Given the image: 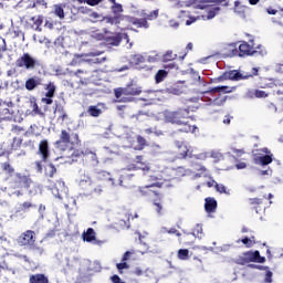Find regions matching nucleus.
Returning a JSON list of instances; mask_svg holds the SVG:
<instances>
[{
	"instance_id": "obj_38",
	"label": "nucleus",
	"mask_w": 283,
	"mask_h": 283,
	"mask_svg": "<svg viewBox=\"0 0 283 283\" xmlns=\"http://www.w3.org/2000/svg\"><path fill=\"white\" fill-rule=\"evenodd\" d=\"M273 23H276V25H282L283 28V8H281L276 15L272 18Z\"/></svg>"
},
{
	"instance_id": "obj_20",
	"label": "nucleus",
	"mask_w": 283,
	"mask_h": 283,
	"mask_svg": "<svg viewBox=\"0 0 283 283\" xmlns=\"http://www.w3.org/2000/svg\"><path fill=\"white\" fill-rule=\"evenodd\" d=\"M125 96H140L143 94V90L137 85L130 83L126 87H124Z\"/></svg>"
},
{
	"instance_id": "obj_34",
	"label": "nucleus",
	"mask_w": 283,
	"mask_h": 283,
	"mask_svg": "<svg viewBox=\"0 0 283 283\" xmlns=\"http://www.w3.org/2000/svg\"><path fill=\"white\" fill-rule=\"evenodd\" d=\"M168 72L165 70H159L156 75H155V82L156 83H163V81H165V78H167L168 76Z\"/></svg>"
},
{
	"instance_id": "obj_36",
	"label": "nucleus",
	"mask_w": 283,
	"mask_h": 283,
	"mask_svg": "<svg viewBox=\"0 0 283 283\" xmlns=\"http://www.w3.org/2000/svg\"><path fill=\"white\" fill-rule=\"evenodd\" d=\"M252 258L253 262H256L258 264H264L266 262V258L260 255V251L255 250L254 252L252 251Z\"/></svg>"
},
{
	"instance_id": "obj_35",
	"label": "nucleus",
	"mask_w": 283,
	"mask_h": 283,
	"mask_svg": "<svg viewBox=\"0 0 283 283\" xmlns=\"http://www.w3.org/2000/svg\"><path fill=\"white\" fill-rule=\"evenodd\" d=\"M192 167H193L195 171H199L196 175V178H201L202 174H206V171H207V168L198 163L192 164Z\"/></svg>"
},
{
	"instance_id": "obj_1",
	"label": "nucleus",
	"mask_w": 283,
	"mask_h": 283,
	"mask_svg": "<svg viewBox=\"0 0 283 283\" xmlns=\"http://www.w3.org/2000/svg\"><path fill=\"white\" fill-rule=\"evenodd\" d=\"M81 146V137L78 133L72 130V128H63L60 132L59 139L54 143V147L60 151H73L71 155L72 160L81 158L83 156V150H78Z\"/></svg>"
},
{
	"instance_id": "obj_31",
	"label": "nucleus",
	"mask_w": 283,
	"mask_h": 283,
	"mask_svg": "<svg viewBox=\"0 0 283 283\" xmlns=\"http://www.w3.org/2000/svg\"><path fill=\"white\" fill-rule=\"evenodd\" d=\"M45 90L46 98H54V94L56 93V85H54V82H50L49 84H46Z\"/></svg>"
},
{
	"instance_id": "obj_7",
	"label": "nucleus",
	"mask_w": 283,
	"mask_h": 283,
	"mask_svg": "<svg viewBox=\"0 0 283 283\" xmlns=\"http://www.w3.org/2000/svg\"><path fill=\"white\" fill-rule=\"evenodd\" d=\"M108 2L112 3L111 12H113L114 15L104 17V21L111 25H120V22L125 21L123 4L116 2V0H108Z\"/></svg>"
},
{
	"instance_id": "obj_19",
	"label": "nucleus",
	"mask_w": 283,
	"mask_h": 283,
	"mask_svg": "<svg viewBox=\"0 0 283 283\" xmlns=\"http://www.w3.org/2000/svg\"><path fill=\"white\" fill-rule=\"evenodd\" d=\"M1 170L3 171V174H6L7 176V180H10L15 172L14 166H12V164H10V161H4L0 164Z\"/></svg>"
},
{
	"instance_id": "obj_42",
	"label": "nucleus",
	"mask_w": 283,
	"mask_h": 283,
	"mask_svg": "<svg viewBox=\"0 0 283 283\" xmlns=\"http://www.w3.org/2000/svg\"><path fill=\"white\" fill-rule=\"evenodd\" d=\"M136 140L138 143L139 151L147 147V139H145V137L137 135Z\"/></svg>"
},
{
	"instance_id": "obj_43",
	"label": "nucleus",
	"mask_w": 283,
	"mask_h": 283,
	"mask_svg": "<svg viewBox=\"0 0 283 283\" xmlns=\"http://www.w3.org/2000/svg\"><path fill=\"white\" fill-rule=\"evenodd\" d=\"M259 160L261 163V165L266 166V165H271L273 163V157H271V155H264L259 157Z\"/></svg>"
},
{
	"instance_id": "obj_17",
	"label": "nucleus",
	"mask_w": 283,
	"mask_h": 283,
	"mask_svg": "<svg viewBox=\"0 0 283 283\" xmlns=\"http://www.w3.org/2000/svg\"><path fill=\"white\" fill-rule=\"evenodd\" d=\"M65 8H66L65 3L53 4V9L51 13H53L54 17H57L60 21H63L65 19Z\"/></svg>"
},
{
	"instance_id": "obj_12",
	"label": "nucleus",
	"mask_w": 283,
	"mask_h": 283,
	"mask_svg": "<svg viewBox=\"0 0 283 283\" xmlns=\"http://www.w3.org/2000/svg\"><path fill=\"white\" fill-rule=\"evenodd\" d=\"M38 155L40 156L42 163H48L50 159V144L48 139H43L39 144Z\"/></svg>"
},
{
	"instance_id": "obj_14",
	"label": "nucleus",
	"mask_w": 283,
	"mask_h": 283,
	"mask_svg": "<svg viewBox=\"0 0 283 283\" xmlns=\"http://www.w3.org/2000/svg\"><path fill=\"white\" fill-rule=\"evenodd\" d=\"M129 169H133L135 171H149V165H147V161H145V157L143 155H139L136 156L134 164L130 166Z\"/></svg>"
},
{
	"instance_id": "obj_61",
	"label": "nucleus",
	"mask_w": 283,
	"mask_h": 283,
	"mask_svg": "<svg viewBox=\"0 0 283 283\" xmlns=\"http://www.w3.org/2000/svg\"><path fill=\"white\" fill-rule=\"evenodd\" d=\"M44 28L48 30H54V21L53 20H45Z\"/></svg>"
},
{
	"instance_id": "obj_9",
	"label": "nucleus",
	"mask_w": 283,
	"mask_h": 283,
	"mask_svg": "<svg viewBox=\"0 0 283 283\" xmlns=\"http://www.w3.org/2000/svg\"><path fill=\"white\" fill-rule=\"evenodd\" d=\"M35 242L36 232H34L33 230H25L17 239V244L19 247H23V249H29V247H33Z\"/></svg>"
},
{
	"instance_id": "obj_39",
	"label": "nucleus",
	"mask_w": 283,
	"mask_h": 283,
	"mask_svg": "<svg viewBox=\"0 0 283 283\" xmlns=\"http://www.w3.org/2000/svg\"><path fill=\"white\" fill-rule=\"evenodd\" d=\"M30 209H36V205L30 202V201H24L21 206H20V211H23V213H25L27 211H30Z\"/></svg>"
},
{
	"instance_id": "obj_53",
	"label": "nucleus",
	"mask_w": 283,
	"mask_h": 283,
	"mask_svg": "<svg viewBox=\"0 0 283 283\" xmlns=\"http://www.w3.org/2000/svg\"><path fill=\"white\" fill-rule=\"evenodd\" d=\"M242 244H244L248 249H251V247L254 245V241L249 239L248 237H244L242 240H241Z\"/></svg>"
},
{
	"instance_id": "obj_11",
	"label": "nucleus",
	"mask_w": 283,
	"mask_h": 283,
	"mask_svg": "<svg viewBox=\"0 0 283 283\" xmlns=\"http://www.w3.org/2000/svg\"><path fill=\"white\" fill-rule=\"evenodd\" d=\"M224 76L227 81H242L244 78H251V76H258V69L253 67L252 74L250 75H242V73L237 70L227 71L224 72Z\"/></svg>"
},
{
	"instance_id": "obj_64",
	"label": "nucleus",
	"mask_w": 283,
	"mask_h": 283,
	"mask_svg": "<svg viewBox=\"0 0 283 283\" xmlns=\"http://www.w3.org/2000/svg\"><path fill=\"white\" fill-rule=\"evenodd\" d=\"M224 81H227V77H226V75L223 73L222 75H220V76L216 77L214 80H212V83H222Z\"/></svg>"
},
{
	"instance_id": "obj_47",
	"label": "nucleus",
	"mask_w": 283,
	"mask_h": 283,
	"mask_svg": "<svg viewBox=\"0 0 283 283\" xmlns=\"http://www.w3.org/2000/svg\"><path fill=\"white\" fill-rule=\"evenodd\" d=\"M77 3H86L87 6L94 7L98 6V3H103V0H76Z\"/></svg>"
},
{
	"instance_id": "obj_48",
	"label": "nucleus",
	"mask_w": 283,
	"mask_h": 283,
	"mask_svg": "<svg viewBox=\"0 0 283 283\" xmlns=\"http://www.w3.org/2000/svg\"><path fill=\"white\" fill-rule=\"evenodd\" d=\"M132 61L133 63H135V65H140V63H145V56H143L142 54H135L133 55Z\"/></svg>"
},
{
	"instance_id": "obj_8",
	"label": "nucleus",
	"mask_w": 283,
	"mask_h": 283,
	"mask_svg": "<svg viewBox=\"0 0 283 283\" xmlns=\"http://www.w3.org/2000/svg\"><path fill=\"white\" fill-rule=\"evenodd\" d=\"M41 63H39V60L36 57L32 56L30 53H23L15 60V67H19L20 70H36Z\"/></svg>"
},
{
	"instance_id": "obj_59",
	"label": "nucleus",
	"mask_w": 283,
	"mask_h": 283,
	"mask_svg": "<svg viewBox=\"0 0 283 283\" xmlns=\"http://www.w3.org/2000/svg\"><path fill=\"white\" fill-rule=\"evenodd\" d=\"M167 233L175 234V235H177V238H182V233H180V231H178L176 228H171V229L167 230Z\"/></svg>"
},
{
	"instance_id": "obj_22",
	"label": "nucleus",
	"mask_w": 283,
	"mask_h": 283,
	"mask_svg": "<svg viewBox=\"0 0 283 283\" xmlns=\"http://www.w3.org/2000/svg\"><path fill=\"white\" fill-rule=\"evenodd\" d=\"M29 283H50V279L43 273L30 274Z\"/></svg>"
},
{
	"instance_id": "obj_33",
	"label": "nucleus",
	"mask_w": 283,
	"mask_h": 283,
	"mask_svg": "<svg viewBox=\"0 0 283 283\" xmlns=\"http://www.w3.org/2000/svg\"><path fill=\"white\" fill-rule=\"evenodd\" d=\"M123 96H125V88H116L115 90V98L119 103H126L127 102V97H123Z\"/></svg>"
},
{
	"instance_id": "obj_63",
	"label": "nucleus",
	"mask_w": 283,
	"mask_h": 283,
	"mask_svg": "<svg viewBox=\"0 0 283 283\" xmlns=\"http://www.w3.org/2000/svg\"><path fill=\"white\" fill-rule=\"evenodd\" d=\"M265 12H268V14H273L274 17H277L280 10L273 9V7H269L268 9H265Z\"/></svg>"
},
{
	"instance_id": "obj_56",
	"label": "nucleus",
	"mask_w": 283,
	"mask_h": 283,
	"mask_svg": "<svg viewBox=\"0 0 283 283\" xmlns=\"http://www.w3.org/2000/svg\"><path fill=\"white\" fill-rule=\"evenodd\" d=\"M126 218H127V229H129V220H134V218H138V213L127 212Z\"/></svg>"
},
{
	"instance_id": "obj_54",
	"label": "nucleus",
	"mask_w": 283,
	"mask_h": 283,
	"mask_svg": "<svg viewBox=\"0 0 283 283\" xmlns=\"http://www.w3.org/2000/svg\"><path fill=\"white\" fill-rule=\"evenodd\" d=\"M235 264H239L240 266H244L249 264V261H247V258L243 254L242 256H239L238 259H235Z\"/></svg>"
},
{
	"instance_id": "obj_25",
	"label": "nucleus",
	"mask_w": 283,
	"mask_h": 283,
	"mask_svg": "<svg viewBox=\"0 0 283 283\" xmlns=\"http://www.w3.org/2000/svg\"><path fill=\"white\" fill-rule=\"evenodd\" d=\"M218 209V201L211 197L206 198L205 210L207 213H214Z\"/></svg>"
},
{
	"instance_id": "obj_57",
	"label": "nucleus",
	"mask_w": 283,
	"mask_h": 283,
	"mask_svg": "<svg viewBox=\"0 0 283 283\" xmlns=\"http://www.w3.org/2000/svg\"><path fill=\"white\" fill-rule=\"evenodd\" d=\"M34 165H35V171L38 174H43V164L41 163V160H36Z\"/></svg>"
},
{
	"instance_id": "obj_27",
	"label": "nucleus",
	"mask_w": 283,
	"mask_h": 283,
	"mask_svg": "<svg viewBox=\"0 0 283 283\" xmlns=\"http://www.w3.org/2000/svg\"><path fill=\"white\" fill-rule=\"evenodd\" d=\"M245 96H254L255 98H266L269 94L265 91L251 88L247 91Z\"/></svg>"
},
{
	"instance_id": "obj_18",
	"label": "nucleus",
	"mask_w": 283,
	"mask_h": 283,
	"mask_svg": "<svg viewBox=\"0 0 283 283\" xmlns=\"http://www.w3.org/2000/svg\"><path fill=\"white\" fill-rule=\"evenodd\" d=\"M43 15H33L30 18V21L32 22L31 28L32 30H34L35 32H43V28H41L43 25Z\"/></svg>"
},
{
	"instance_id": "obj_28",
	"label": "nucleus",
	"mask_w": 283,
	"mask_h": 283,
	"mask_svg": "<svg viewBox=\"0 0 283 283\" xmlns=\"http://www.w3.org/2000/svg\"><path fill=\"white\" fill-rule=\"evenodd\" d=\"M97 180H101L102 182H112V185H114L112 174L105 170L97 172Z\"/></svg>"
},
{
	"instance_id": "obj_4",
	"label": "nucleus",
	"mask_w": 283,
	"mask_h": 283,
	"mask_svg": "<svg viewBox=\"0 0 283 283\" xmlns=\"http://www.w3.org/2000/svg\"><path fill=\"white\" fill-rule=\"evenodd\" d=\"M163 185H164L163 182H154L151 185L144 186L140 188L142 196H149L150 198L151 196L156 197V199L153 200V205L158 216H163V211L165 209L163 206V193H160V191L154 188L157 187V189H161Z\"/></svg>"
},
{
	"instance_id": "obj_51",
	"label": "nucleus",
	"mask_w": 283,
	"mask_h": 283,
	"mask_svg": "<svg viewBox=\"0 0 283 283\" xmlns=\"http://www.w3.org/2000/svg\"><path fill=\"white\" fill-rule=\"evenodd\" d=\"M116 269L120 275H123L124 269H129V264L126 263V261H122L120 263L116 264Z\"/></svg>"
},
{
	"instance_id": "obj_24",
	"label": "nucleus",
	"mask_w": 283,
	"mask_h": 283,
	"mask_svg": "<svg viewBox=\"0 0 283 283\" xmlns=\"http://www.w3.org/2000/svg\"><path fill=\"white\" fill-rule=\"evenodd\" d=\"M120 187H132L134 185V175L123 174L119 177Z\"/></svg>"
},
{
	"instance_id": "obj_6",
	"label": "nucleus",
	"mask_w": 283,
	"mask_h": 283,
	"mask_svg": "<svg viewBox=\"0 0 283 283\" xmlns=\"http://www.w3.org/2000/svg\"><path fill=\"white\" fill-rule=\"evenodd\" d=\"M253 54H258V49L254 46L253 41L251 44L247 41H242L239 48L235 44L229 45V56H253Z\"/></svg>"
},
{
	"instance_id": "obj_44",
	"label": "nucleus",
	"mask_w": 283,
	"mask_h": 283,
	"mask_svg": "<svg viewBox=\"0 0 283 283\" xmlns=\"http://www.w3.org/2000/svg\"><path fill=\"white\" fill-rule=\"evenodd\" d=\"M28 249H29L30 251H33V253H36V255H43V253H44L43 248L36 245V242L33 243V247H29Z\"/></svg>"
},
{
	"instance_id": "obj_16",
	"label": "nucleus",
	"mask_w": 283,
	"mask_h": 283,
	"mask_svg": "<svg viewBox=\"0 0 283 283\" xmlns=\"http://www.w3.org/2000/svg\"><path fill=\"white\" fill-rule=\"evenodd\" d=\"M39 85H43V80L39 76H33L25 81L24 87L28 90V92H32L36 90Z\"/></svg>"
},
{
	"instance_id": "obj_30",
	"label": "nucleus",
	"mask_w": 283,
	"mask_h": 283,
	"mask_svg": "<svg viewBox=\"0 0 283 283\" xmlns=\"http://www.w3.org/2000/svg\"><path fill=\"white\" fill-rule=\"evenodd\" d=\"M193 240H196V235L187 233L179 239V242H184L186 247H191L193 244Z\"/></svg>"
},
{
	"instance_id": "obj_41",
	"label": "nucleus",
	"mask_w": 283,
	"mask_h": 283,
	"mask_svg": "<svg viewBox=\"0 0 283 283\" xmlns=\"http://www.w3.org/2000/svg\"><path fill=\"white\" fill-rule=\"evenodd\" d=\"M88 114H90V116H93L94 118H98V115L103 114V111H101V108H97L96 106H90Z\"/></svg>"
},
{
	"instance_id": "obj_13",
	"label": "nucleus",
	"mask_w": 283,
	"mask_h": 283,
	"mask_svg": "<svg viewBox=\"0 0 283 283\" xmlns=\"http://www.w3.org/2000/svg\"><path fill=\"white\" fill-rule=\"evenodd\" d=\"M23 145V138L21 137H13L11 144L8 146L7 151L0 154V156H10V154H14V151H19L21 146Z\"/></svg>"
},
{
	"instance_id": "obj_58",
	"label": "nucleus",
	"mask_w": 283,
	"mask_h": 283,
	"mask_svg": "<svg viewBox=\"0 0 283 283\" xmlns=\"http://www.w3.org/2000/svg\"><path fill=\"white\" fill-rule=\"evenodd\" d=\"M212 0H196V3H198V8H200V10H205V8H207V6L205 4H200V3H211Z\"/></svg>"
},
{
	"instance_id": "obj_40",
	"label": "nucleus",
	"mask_w": 283,
	"mask_h": 283,
	"mask_svg": "<svg viewBox=\"0 0 283 283\" xmlns=\"http://www.w3.org/2000/svg\"><path fill=\"white\" fill-rule=\"evenodd\" d=\"M219 12L220 8L218 7L208 8L206 19H213Z\"/></svg>"
},
{
	"instance_id": "obj_2",
	"label": "nucleus",
	"mask_w": 283,
	"mask_h": 283,
	"mask_svg": "<svg viewBox=\"0 0 283 283\" xmlns=\"http://www.w3.org/2000/svg\"><path fill=\"white\" fill-rule=\"evenodd\" d=\"M191 112L189 108H178L177 111H170L165 113V123H170V125H178L182 128L179 132L184 134H195L198 127L196 125L189 124V118H191Z\"/></svg>"
},
{
	"instance_id": "obj_45",
	"label": "nucleus",
	"mask_w": 283,
	"mask_h": 283,
	"mask_svg": "<svg viewBox=\"0 0 283 283\" xmlns=\"http://www.w3.org/2000/svg\"><path fill=\"white\" fill-rule=\"evenodd\" d=\"M178 259L179 260H189V251L187 249L178 250Z\"/></svg>"
},
{
	"instance_id": "obj_32",
	"label": "nucleus",
	"mask_w": 283,
	"mask_h": 283,
	"mask_svg": "<svg viewBox=\"0 0 283 283\" xmlns=\"http://www.w3.org/2000/svg\"><path fill=\"white\" fill-rule=\"evenodd\" d=\"M31 107H32V114L34 116H45V113H43L41 111V108H39V104L36 103V98H32L31 99Z\"/></svg>"
},
{
	"instance_id": "obj_5",
	"label": "nucleus",
	"mask_w": 283,
	"mask_h": 283,
	"mask_svg": "<svg viewBox=\"0 0 283 283\" xmlns=\"http://www.w3.org/2000/svg\"><path fill=\"white\" fill-rule=\"evenodd\" d=\"M31 185L32 179L23 172H15L14 176L9 179V187L15 190L17 196H23L21 191H23V189H30Z\"/></svg>"
},
{
	"instance_id": "obj_49",
	"label": "nucleus",
	"mask_w": 283,
	"mask_h": 283,
	"mask_svg": "<svg viewBox=\"0 0 283 283\" xmlns=\"http://www.w3.org/2000/svg\"><path fill=\"white\" fill-rule=\"evenodd\" d=\"M146 21H154L158 19V10H154L145 15Z\"/></svg>"
},
{
	"instance_id": "obj_60",
	"label": "nucleus",
	"mask_w": 283,
	"mask_h": 283,
	"mask_svg": "<svg viewBox=\"0 0 283 283\" xmlns=\"http://www.w3.org/2000/svg\"><path fill=\"white\" fill-rule=\"evenodd\" d=\"M111 281L112 283H126L125 281H123V279H120V276H118V274L111 276Z\"/></svg>"
},
{
	"instance_id": "obj_23",
	"label": "nucleus",
	"mask_w": 283,
	"mask_h": 283,
	"mask_svg": "<svg viewBox=\"0 0 283 283\" xmlns=\"http://www.w3.org/2000/svg\"><path fill=\"white\" fill-rule=\"evenodd\" d=\"M249 205H250L251 209L253 211H255V213H260V211H262V209H264V207H262L264 205V201L260 198H250Z\"/></svg>"
},
{
	"instance_id": "obj_29",
	"label": "nucleus",
	"mask_w": 283,
	"mask_h": 283,
	"mask_svg": "<svg viewBox=\"0 0 283 283\" xmlns=\"http://www.w3.org/2000/svg\"><path fill=\"white\" fill-rule=\"evenodd\" d=\"M83 239L85 242H94L96 240V232L93 228H88L85 233H83Z\"/></svg>"
},
{
	"instance_id": "obj_52",
	"label": "nucleus",
	"mask_w": 283,
	"mask_h": 283,
	"mask_svg": "<svg viewBox=\"0 0 283 283\" xmlns=\"http://www.w3.org/2000/svg\"><path fill=\"white\" fill-rule=\"evenodd\" d=\"M263 282L264 283H273V272L271 270L266 271Z\"/></svg>"
},
{
	"instance_id": "obj_62",
	"label": "nucleus",
	"mask_w": 283,
	"mask_h": 283,
	"mask_svg": "<svg viewBox=\"0 0 283 283\" xmlns=\"http://www.w3.org/2000/svg\"><path fill=\"white\" fill-rule=\"evenodd\" d=\"M133 275H136L137 277H140V276L145 275V271H143V269H140V268H136L133 271Z\"/></svg>"
},
{
	"instance_id": "obj_10",
	"label": "nucleus",
	"mask_w": 283,
	"mask_h": 283,
	"mask_svg": "<svg viewBox=\"0 0 283 283\" xmlns=\"http://www.w3.org/2000/svg\"><path fill=\"white\" fill-rule=\"evenodd\" d=\"M12 107H14V103H12V101L6 102L0 98V120H10V118H12L14 114Z\"/></svg>"
},
{
	"instance_id": "obj_3",
	"label": "nucleus",
	"mask_w": 283,
	"mask_h": 283,
	"mask_svg": "<svg viewBox=\"0 0 283 283\" xmlns=\"http://www.w3.org/2000/svg\"><path fill=\"white\" fill-rule=\"evenodd\" d=\"M232 92H235V87L233 86H214L208 91H203L201 98L208 101V103H212V105L220 106L227 103V96L224 94H231Z\"/></svg>"
},
{
	"instance_id": "obj_21",
	"label": "nucleus",
	"mask_w": 283,
	"mask_h": 283,
	"mask_svg": "<svg viewBox=\"0 0 283 283\" xmlns=\"http://www.w3.org/2000/svg\"><path fill=\"white\" fill-rule=\"evenodd\" d=\"M60 114L57 117V120H61V123H65V120H70V115H67V112H65V107L61 104H55L54 114Z\"/></svg>"
},
{
	"instance_id": "obj_55",
	"label": "nucleus",
	"mask_w": 283,
	"mask_h": 283,
	"mask_svg": "<svg viewBox=\"0 0 283 283\" xmlns=\"http://www.w3.org/2000/svg\"><path fill=\"white\" fill-rule=\"evenodd\" d=\"M243 256H245L248 264H251V262H253V251L244 252Z\"/></svg>"
},
{
	"instance_id": "obj_46",
	"label": "nucleus",
	"mask_w": 283,
	"mask_h": 283,
	"mask_svg": "<svg viewBox=\"0 0 283 283\" xmlns=\"http://www.w3.org/2000/svg\"><path fill=\"white\" fill-rule=\"evenodd\" d=\"M177 57L178 55L174 54V51H167L163 56L164 61H176Z\"/></svg>"
},
{
	"instance_id": "obj_15",
	"label": "nucleus",
	"mask_w": 283,
	"mask_h": 283,
	"mask_svg": "<svg viewBox=\"0 0 283 283\" xmlns=\"http://www.w3.org/2000/svg\"><path fill=\"white\" fill-rule=\"evenodd\" d=\"M192 156L193 151L191 150V148H189L185 143L179 144L177 151V158H179V160L192 158Z\"/></svg>"
},
{
	"instance_id": "obj_50",
	"label": "nucleus",
	"mask_w": 283,
	"mask_h": 283,
	"mask_svg": "<svg viewBox=\"0 0 283 283\" xmlns=\"http://www.w3.org/2000/svg\"><path fill=\"white\" fill-rule=\"evenodd\" d=\"M214 188L219 193H226V196H229L230 193L229 190H227V187H224L222 184H216Z\"/></svg>"
},
{
	"instance_id": "obj_26",
	"label": "nucleus",
	"mask_w": 283,
	"mask_h": 283,
	"mask_svg": "<svg viewBox=\"0 0 283 283\" xmlns=\"http://www.w3.org/2000/svg\"><path fill=\"white\" fill-rule=\"evenodd\" d=\"M129 23H132V25H135L136 28H144L145 30H147V28H149V22H147V19L145 18H129Z\"/></svg>"
},
{
	"instance_id": "obj_37",
	"label": "nucleus",
	"mask_w": 283,
	"mask_h": 283,
	"mask_svg": "<svg viewBox=\"0 0 283 283\" xmlns=\"http://www.w3.org/2000/svg\"><path fill=\"white\" fill-rule=\"evenodd\" d=\"M45 176H48V178H54V176H56V166H54V164L48 165Z\"/></svg>"
}]
</instances>
